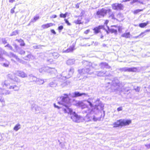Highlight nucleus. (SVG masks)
Wrapping results in <instances>:
<instances>
[{"instance_id": "obj_28", "label": "nucleus", "mask_w": 150, "mask_h": 150, "mask_svg": "<svg viewBox=\"0 0 150 150\" xmlns=\"http://www.w3.org/2000/svg\"><path fill=\"white\" fill-rule=\"evenodd\" d=\"M63 28V26L62 25L59 26L58 28V29L59 31L61 30Z\"/></svg>"}, {"instance_id": "obj_12", "label": "nucleus", "mask_w": 150, "mask_h": 150, "mask_svg": "<svg viewBox=\"0 0 150 150\" xmlns=\"http://www.w3.org/2000/svg\"><path fill=\"white\" fill-rule=\"evenodd\" d=\"M117 18L116 20L119 21H122L123 20L122 15L120 13H118L117 15Z\"/></svg>"}, {"instance_id": "obj_45", "label": "nucleus", "mask_w": 150, "mask_h": 150, "mask_svg": "<svg viewBox=\"0 0 150 150\" xmlns=\"http://www.w3.org/2000/svg\"><path fill=\"white\" fill-rule=\"evenodd\" d=\"M4 65L5 66V67H8V64H4Z\"/></svg>"}, {"instance_id": "obj_42", "label": "nucleus", "mask_w": 150, "mask_h": 150, "mask_svg": "<svg viewBox=\"0 0 150 150\" xmlns=\"http://www.w3.org/2000/svg\"><path fill=\"white\" fill-rule=\"evenodd\" d=\"M138 1V0H133L132 3H135Z\"/></svg>"}, {"instance_id": "obj_47", "label": "nucleus", "mask_w": 150, "mask_h": 150, "mask_svg": "<svg viewBox=\"0 0 150 150\" xmlns=\"http://www.w3.org/2000/svg\"><path fill=\"white\" fill-rule=\"evenodd\" d=\"M144 33V32H142V33H141L140 35H142V34H143Z\"/></svg>"}, {"instance_id": "obj_34", "label": "nucleus", "mask_w": 150, "mask_h": 150, "mask_svg": "<svg viewBox=\"0 0 150 150\" xmlns=\"http://www.w3.org/2000/svg\"><path fill=\"white\" fill-rule=\"evenodd\" d=\"M90 31V29H88L84 32V33H85L86 34H88L89 32Z\"/></svg>"}, {"instance_id": "obj_7", "label": "nucleus", "mask_w": 150, "mask_h": 150, "mask_svg": "<svg viewBox=\"0 0 150 150\" xmlns=\"http://www.w3.org/2000/svg\"><path fill=\"white\" fill-rule=\"evenodd\" d=\"M104 28V26L103 25H99L93 29L94 34H96L100 33V30L103 28Z\"/></svg>"}, {"instance_id": "obj_48", "label": "nucleus", "mask_w": 150, "mask_h": 150, "mask_svg": "<svg viewBox=\"0 0 150 150\" xmlns=\"http://www.w3.org/2000/svg\"><path fill=\"white\" fill-rule=\"evenodd\" d=\"M103 37V36H101V38H102Z\"/></svg>"}, {"instance_id": "obj_3", "label": "nucleus", "mask_w": 150, "mask_h": 150, "mask_svg": "<svg viewBox=\"0 0 150 150\" xmlns=\"http://www.w3.org/2000/svg\"><path fill=\"white\" fill-rule=\"evenodd\" d=\"M65 96L60 97L61 101L58 102V103L60 105H63L64 106L69 105L70 104V99L67 94H65Z\"/></svg>"}, {"instance_id": "obj_31", "label": "nucleus", "mask_w": 150, "mask_h": 150, "mask_svg": "<svg viewBox=\"0 0 150 150\" xmlns=\"http://www.w3.org/2000/svg\"><path fill=\"white\" fill-rule=\"evenodd\" d=\"M64 21H65V23L67 24L68 25H71L70 23L68 21L67 19H65Z\"/></svg>"}, {"instance_id": "obj_5", "label": "nucleus", "mask_w": 150, "mask_h": 150, "mask_svg": "<svg viewBox=\"0 0 150 150\" xmlns=\"http://www.w3.org/2000/svg\"><path fill=\"white\" fill-rule=\"evenodd\" d=\"M72 115L71 116V118L73 120L76 122H79L81 119V117L78 115L75 112L72 113Z\"/></svg>"}, {"instance_id": "obj_20", "label": "nucleus", "mask_w": 150, "mask_h": 150, "mask_svg": "<svg viewBox=\"0 0 150 150\" xmlns=\"http://www.w3.org/2000/svg\"><path fill=\"white\" fill-rule=\"evenodd\" d=\"M101 108V104L99 103L97 105H95L93 109L96 110H98L99 108Z\"/></svg>"}, {"instance_id": "obj_30", "label": "nucleus", "mask_w": 150, "mask_h": 150, "mask_svg": "<svg viewBox=\"0 0 150 150\" xmlns=\"http://www.w3.org/2000/svg\"><path fill=\"white\" fill-rule=\"evenodd\" d=\"M13 46L14 47L16 50H17L18 48V46L16 44H14L13 45Z\"/></svg>"}, {"instance_id": "obj_18", "label": "nucleus", "mask_w": 150, "mask_h": 150, "mask_svg": "<svg viewBox=\"0 0 150 150\" xmlns=\"http://www.w3.org/2000/svg\"><path fill=\"white\" fill-rule=\"evenodd\" d=\"M109 14L108 16V18H111L112 19L115 20L116 19V18H115V13H114L110 12L108 13Z\"/></svg>"}, {"instance_id": "obj_8", "label": "nucleus", "mask_w": 150, "mask_h": 150, "mask_svg": "<svg viewBox=\"0 0 150 150\" xmlns=\"http://www.w3.org/2000/svg\"><path fill=\"white\" fill-rule=\"evenodd\" d=\"M110 28L109 27H108V30H106V32L107 34L109 33H114L115 34H117V30L116 28H114V27H111Z\"/></svg>"}, {"instance_id": "obj_27", "label": "nucleus", "mask_w": 150, "mask_h": 150, "mask_svg": "<svg viewBox=\"0 0 150 150\" xmlns=\"http://www.w3.org/2000/svg\"><path fill=\"white\" fill-rule=\"evenodd\" d=\"M39 16H35L33 18V21L35 22L38 20L39 18Z\"/></svg>"}, {"instance_id": "obj_24", "label": "nucleus", "mask_w": 150, "mask_h": 150, "mask_svg": "<svg viewBox=\"0 0 150 150\" xmlns=\"http://www.w3.org/2000/svg\"><path fill=\"white\" fill-rule=\"evenodd\" d=\"M143 11V9H137L134 10L133 12V13L134 14H137Z\"/></svg>"}, {"instance_id": "obj_23", "label": "nucleus", "mask_w": 150, "mask_h": 150, "mask_svg": "<svg viewBox=\"0 0 150 150\" xmlns=\"http://www.w3.org/2000/svg\"><path fill=\"white\" fill-rule=\"evenodd\" d=\"M100 65L102 67H106L108 66V64L105 62H102L100 63Z\"/></svg>"}, {"instance_id": "obj_17", "label": "nucleus", "mask_w": 150, "mask_h": 150, "mask_svg": "<svg viewBox=\"0 0 150 150\" xmlns=\"http://www.w3.org/2000/svg\"><path fill=\"white\" fill-rule=\"evenodd\" d=\"M54 68L47 67L46 68L45 71L48 73L51 74L53 72V70Z\"/></svg>"}, {"instance_id": "obj_14", "label": "nucleus", "mask_w": 150, "mask_h": 150, "mask_svg": "<svg viewBox=\"0 0 150 150\" xmlns=\"http://www.w3.org/2000/svg\"><path fill=\"white\" fill-rule=\"evenodd\" d=\"M18 75L22 78H25L27 76L26 74L23 71H18Z\"/></svg>"}, {"instance_id": "obj_44", "label": "nucleus", "mask_w": 150, "mask_h": 150, "mask_svg": "<svg viewBox=\"0 0 150 150\" xmlns=\"http://www.w3.org/2000/svg\"><path fill=\"white\" fill-rule=\"evenodd\" d=\"M64 14V15L65 16V17H66V16H67V15L68 14V13L67 12H66Z\"/></svg>"}, {"instance_id": "obj_2", "label": "nucleus", "mask_w": 150, "mask_h": 150, "mask_svg": "<svg viewBox=\"0 0 150 150\" xmlns=\"http://www.w3.org/2000/svg\"><path fill=\"white\" fill-rule=\"evenodd\" d=\"M110 12H111V9H108L106 10L104 8H102L96 11L95 16L98 18H101L105 16L107 13Z\"/></svg>"}, {"instance_id": "obj_49", "label": "nucleus", "mask_w": 150, "mask_h": 150, "mask_svg": "<svg viewBox=\"0 0 150 150\" xmlns=\"http://www.w3.org/2000/svg\"><path fill=\"white\" fill-rule=\"evenodd\" d=\"M12 87V86H11V87H10V88H11Z\"/></svg>"}, {"instance_id": "obj_41", "label": "nucleus", "mask_w": 150, "mask_h": 150, "mask_svg": "<svg viewBox=\"0 0 150 150\" xmlns=\"http://www.w3.org/2000/svg\"><path fill=\"white\" fill-rule=\"evenodd\" d=\"M82 103L81 102H79L76 104V105L78 106H80L81 105Z\"/></svg>"}, {"instance_id": "obj_25", "label": "nucleus", "mask_w": 150, "mask_h": 150, "mask_svg": "<svg viewBox=\"0 0 150 150\" xmlns=\"http://www.w3.org/2000/svg\"><path fill=\"white\" fill-rule=\"evenodd\" d=\"M20 128V125L19 124H17L14 127V129L17 131Z\"/></svg>"}, {"instance_id": "obj_15", "label": "nucleus", "mask_w": 150, "mask_h": 150, "mask_svg": "<svg viewBox=\"0 0 150 150\" xmlns=\"http://www.w3.org/2000/svg\"><path fill=\"white\" fill-rule=\"evenodd\" d=\"M149 23L148 21H147L146 23H141L139 24V26L142 28L145 27Z\"/></svg>"}, {"instance_id": "obj_37", "label": "nucleus", "mask_w": 150, "mask_h": 150, "mask_svg": "<svg viewBox=\"0 0 150 150\" xmlns=\"http://www.w3.org/2000/svg\"><path fill=\"white\" fill-rule=\"evenodd\" d=\"M57 17V16L56 15H52V16L50 18H55Z\"/></svg>"}, {"instance_id": "obj_19", "label": "nucleus", "mask_w": 150, "mask_h": 150, "mask_svg": "<svg viewBox=\"0 0 150 150\" xmlns=\"http://www.w3.org/2000/svg\"><path fill=\"white\" fill-rule=\"evenodd\" d=\"M82 19V18H78L77 20L74 21V23H75L76 24H80L82 23L81 22V20Z\"/></svg>"}, {"instance_id": "obj_22", "label": "nucleus", "mask_w": 150, "mask_h": 150, "mask_svg": "<svg viewBox=\"0 0 150 150\" xmlns=\"http://www.w3.org/2000/svg\"><path fill=\"white\" fill-rule=\"evenodd\" d=\"M111 27H114L115 28H116L117 30H118L119 32H121L122 31V28L120 26H117L116 25H111Z\"/></svg>"}, {"instance_id": "obj_32", "label": "nucleus", "mask_w": 150, "mask_h": 150, "mask_svg": "<svg viewBox=\"0 0 150 150\" xmlns=\"http://www.w3.org/2000/svg\"><path fill=\"white\" fill-rule=\"evenodd\" d=\"M122 107H120L119 108H117V110L118 111H122Z\"/></svg>"}, {"instance_id": "obj_4", "label": "nucleus", "mask_w": 150, "mask_h": 150, "mask_svg": "<svg viewBox=\"0 0 150 150\" xmlns=\"http://www.w3.org/2000/svg\"><path fill=\"white\" fill-rule=\"evenodd\" d=\"M112 9L114 10H122L123 9V5L120 3H114L112 5Z\"/></svg>"}, {"instance_id": "obj_16", "label": "nucleus", "mask_w": 150, "mask_h": 150, "mask_svg": "<svg viewBox=\"0 0 150 150\" xmlns=\"http://www.w3.org/2000/svg\"><path fill=\"white\" fill-rule=\"evenodd\" d=\"M74 97H76L81 96L83 95H86V94L84 93H80L79 92H75L74 93Z\"/></svg>"}, {"instance_id": "obj_38", "label": "nucleus", "mask_w": 150, "mask_h": 150, "mask_svg": "<svg viewBox=\"0 0 150 150\" xmlns=\"http://www.w3.org/2000/svg\"><path fill=\"white\" fill-rule=\"evenodd\" d=\"M54 107L55 108H57L58 109H59L60 108V107H59V106L56 105L55 104H54Z\"/></svg>"}, {"instance_id": "obj_6", "label": "nucleus", "mask_w": 150, "mask_h": 150, "mask_svg": "<svg viewBox=\"0 0 150 150\" xmlns=\"http://www.w3.org/2000/svg\"><path fill=\"white\" fill-rule=\"evenodd\" d=\"M121 70L124 72H135L137 71V67H135L129 68L125 67L122 68Z\"/></svg>"}, {"instance_id": "obj_36", "label": "nucleus", "mask_w": 150, "mask_h": 150, "mask_svg": "<svg viewBox=\"0 0 150 150\" xmlns=\"http://www.w3.org/2000/svg\"><path fill=\"white\" fill-rule=\"evenodd\" d=\"M79 7V3H77L75 6V7L77 8H78Z\"/></svg>"}, {"instance_id": "obj_1", "label": "nucleus", "mask_w": 150, "mask_h": 150, "mask_svg": "<svg viewBox=\"0 0 150 150\" xmlns=\"http://www.w3.org/2000/svg\"><path fill=\"white\" fill-rule=\"evenodd\" d=\"M132 122L130 119H120L113 123V127L116 128L128 126Z\"/></svg>"}, {"instance_id": "obj_40", "label": "nucleus", "mask_w": 150, "mask_h": 150, "mask_svg": "<svg viewBox=\"0 0 150 150\" xmlns=\"http://www.w3.org/2000/svg\"><path fill=\"white\" fill-rule=\"evenodd\" d=\"M88 103L91 107H93V105L90 102H88Z\"/></svg>"}, {"instance_id": "obj_26", "label": "nucleus", "mask_w": 150, "mask_h": 150, "mask_svg": "<svg viewBox=\"0 0 150 150\" xmlns=\"http://www.w3.org/2000/svg\"><path fill=\"white\" fill-rule=\"evenodd\" d=\"M4 53L1 51H0V59L3 60L4 59L3 57Z\"/></svg>"}, {"instance_id": "obj_10", "label": "nucleus", "mask_w": 150, "mask_h": 150, "mask_svg": "<svg viewBox=\"0 0 150 150\" xmlns=\"http://www.w3.org/2000/svg\"><path fill=\"white\" fill-rule=\"evenodd\" d=\"M75 45L73 44L72 46H70L69 47L65 50L64 52L65 53H69L72 52L75 49Z\"/></svg>"}, {"instance_id": "obj_43", "label": "nucleus", "mask_w": 150, "mask_h": 150, "mask_svg": "<svg viewBox=\"0 0 150 150\" xmlns=\"http://www.w3.org/2000/svg\"><path fill=\"white\" fill-rule=\"evenodd\" d=\"M14 9H12L11 10V13H14Z\"/></svg>"}, {"instance_id": "obj_33", "label": "nucleus", "mask_w": 150, "mask_h": 150, "mask_svg": "<svg viewBox=\"0 0 150 150\" xmlns=\"http://www.w3.org/2000/svg\"><path fill=\"white\" fill-rule=\"evenodd\" d=\"M59 16L60 18H65L66 17H65L64 14L63 13H61L59 15Z\"/></svg>"}, {"instance_id": "obj_9", "label": "nucleus", "mask_w": 150, "mask_h": 150, "mask_svg": "<svg viewBox=\"0 0 150 150\" xmlns=\"http://www.w3.org/2000/svg\"><path fill=\"white\" fill-rule=\"evenodd\" d=\"M67 105H65V106H64L65 108H63V110L65 113L70 114L71 115L73 112L72 110L69 108Z\"/></svg>"}, {"instance_id": "obj_35", "label": "nucleus", "mask_w": 150, "mask_h": 150, "mask_svg": "<svg viewBox=\"0 0 150 150\" xmlns=\"http://www.w3.org/2000/svg\"><path fill=\"white\" fill-rule=\"evenodd\" d=\"M51 33H53V34L55 35L56 34V33L55 32V31H54V30L53 29H52L51 30Z\"/></svg>"}, {"instance_id": "obj_29", "label": "nucleus", "mask_w": 150, "mask_h": 150, "mask_svg": "<svg viewBox=\"0 0 150 150\" xmlns=\"http://www.w3.org/2000/svg\"><path fill=\"white\" fill-rule=\"evenodd\" d=\"M109 22V21L108 19H106L105 21L104 24V25H107L108 24Z\"/></svg>"}, {"instance_id": "obj_39", "label": "nucleus", "mask_w": 150, "mask_h": 150, "mask_svg": "<svg viewBox=\"0 0 150 150\" xmlns=\"http://www.w3.org/2000/svg\"><path fill=\"white\" fill-rule=\"evenodd\" d=\"M98 119L95 117H94L93 118V120L94 121H96L98 120Z\"/></svg>"}, {"instance_id": "obj_11", "label": "nucleus", "mask_w": 150, "mask_h": 150, "mask_svg": "<svg viewBox=\"0 0 150 150\" xmlns=\"http://www.w3.org/2000/svg\"><path fill=\"white\" fill-rule=\"evenodd\" d=\"M54 25V24L52 23H47L42 25L41 26V27L43 29H44L47 28L51 26H52Z\"/></svg>"}, {"instance_id": "obj_21", "label": "nucleus", "mask_w": 150, "mask_h": 150, "mask_svg": "<svg viewBox=\"0 0 150 150\" xmlns=\"http://www.w3.org/2000/svg\"><path fill=\"white\" fill-rule=\"evenodd\" d=\"M17 40L20 43L21 46H24L25 45V44L23 40L20 39L18 40Z\"/></svg>"}, {"instance_id": "obj_13", "label": "nucleus", "mask_w": 150, "mask_h": 150, "mask_svg": "<svg viewBox=\"0 0 150 150\" xmlns=\"http://www.w3.org/2000/svg\"><path fill=\"white\" fill-rule=\"evenodd\" d=\"M130 36L131 35L129 32H125L121 35L122 37L126 38H130Z\"/></svg>"}, {"instance_id": "obj_46", "label": "nucleus", "mask_w": 150, "mask_h": 150, "mask_svg": "<svg viewBox=\"0 0 150 150\" xmlns=\"http://www.w3.org/2000/svg\"><path fill=\"white\" fill-rule=\"evenodd\" d=\"M15 0H10V2H13Z\"/></svg>"}]
</instances>
